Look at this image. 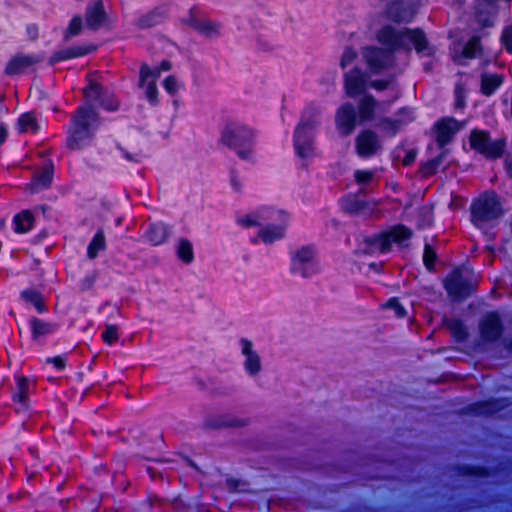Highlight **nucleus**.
I'll use <instances>...</instances> for the list:
<instances>
[{
  "label": "nucleus",
  "mask_w": 512,
  "mask_h": 512,
  "mask_svg": "<svg viewBox=\"0 0 512 512\" xmlns=\"http://www.w3.org/2000/svg\"><path fill=\"white\" fill-rule=\"evenodd\" d=\"M377 38L381 44L388 46L389 51L377 47H367L363 50L365 62L373 74H380L392 67V53L397 49L410 50L411 45L418 53L429 49L427 38L420 29L396 30L391 26H385L379 31Z\"/></svg>",
  "instance_id": "nucleus-1"
},
{
  "label": "nucleus",
  "mask_w": 512,
  "mask_h": 512,
  "mask_svg": "<svg viewBox=\"0 0 512 512\" xmlns=\"http://www.w3.org/2000/svg\"><path fill=\"white\" fill-rule=\"evenodd\" d=\"M97 120V112L92 106L78 108L73 118V130L67 141L71 150L81 149L84 142L92 137L91 126Z\"/></svg>",
  "instance_id": "nucleus-2"
},
{
  "label": "nucleus",
  "mask_w": 512,
  "mask_h": 512,
  "mask_svg": "<svg viewBox=\"0 0 512 512\" xmlns=\"http://www.w3.org/2000/svg\"><path fill=\"white\" fill-rule=\"evenodd\" d=\"M477 286L473 274L466 268H458L445 279L448 294L455 299H463L471 295Z\"/></svg>",
  "instance_id": "nucleus-3"
},
{
  "label": "nucleus",
  "mask_w": 512,
  "mask_h": 512,
  "mask_svg": "<svg viewBox=\"0 0 512 512\" xmlns=\"http://www.w3.org/2000/svg\"><path fill=\"white\" fill-rule=\"evenodd\" d=\"M472 222L479 226L495 220L502 214L500 203L494 193H486L479 197L471 207Z\"/></svg>",
  "instance_id": "nucleus-4"
},
{
  "label": "nucleus",
  "mask_w": 512,
  "mask_h": 512,
  "mask_svg": "<svg viewBox=\"0 0 512 512\" xmlns=\"http://www.w3.org/2000/svg\"><path fill=\"white\" fill-rule=\"evenodd\" d=\"M412 235L411 231L405 226L399 225L392 230L382 233L371 239H367V249L365 253H373L375 251L387 252L390 250L393 242L400 243Z\"/></svg>",
  "instance_id": "nucleus-5"
},
{
  "label": "nucleus",
  "mask_w": 512,
  "mask_h": 512,
  "mask_svg": "<svg viewBox=\"0 0 512 512\" xmlns=\"http://www.w3.org/2000/svg\"><path fill=\"white\" fill-rule=\"evenodd\" d=\"M335 124L342 136H348L354 132L357 124V113L351 103H344L337 109Z\"/></svg>",
  "instance_id": "nucleus-6"
},
{
  "label": "nucleus",
  "mask_w": 512,
  "mask_h": 512,
  "mask_svg": "<svg viewBox=\"0 0 512 512\" xmlns=\"http://www.w3.org/2000/svg\"><path fill=\"white\" fill-rule=\"evenodd\" d=\"M355 142L356 152L362 158L375 155L382 147L378 135L369 129L361 131Z\"/></svg>",
  "instance_id": "nucleus-7"
},
{
  "label": "nucleus",
  "mask_w": 512,
  "mask_h": 512,
  "mask_svg": "<svg viewBox=\"0 0 512 512\" xmlns=\"http://www.w3.org/2000/svg\"><path fill=\"white\" fill-rule=\"evenodd\" d=\"M253 137L252 131L241 125H228L222 133V142L230 147H240Z\"/></svg>",
  "instance_id": "nucleus-8"
},
{
  "label": "nucleus",
  "mask_w": 512,
  "mask_h": 512,
  "mask_svg": "<svg viewBox=\"0 0 512 512\" xmlns=\"http://www.w3.org/2000/svg\"><path fill=\"white\" fill-rule=\"evenodd\" d=\"M482 339L486 341H496L502 335L503 325L497 313L491 312L487 314L479 325Z\"/></svg>",
  "instance_id": "nucleus-9"
},
{
  "label": "nucleus",
  "mask_w": 512,
  "mask_h": 512,
  "mask_svg": "<svg viewBox=\"0 0 512 512\" xmlns=\"http://www.w3.org/2000/svg\"><path fill=\"white\" fill-rule=\"evenodd\" d=\"M40 61L41 59L35 55L17 54L7 63L5 73L9 76L22 74Z\"/></svg>",
  "instance_id": "nucleus-10"
},
{
  "label": "nucleus",
  "mask_w": 512,
  "mask_h": 512,
  "mask_svg": "<svg viewBox=\"0 0 512 512\" xmlns=\"http://www.w3.org/2000/svg\"><path fill=\"white\" fill-rule=\"evenodd\" d=\"M366 83V74L358 68H354L345 74V91L350 97L363 93L366 90Z\"/></svg>",
  "instance_id": "nucleus-11"
},
{
  "label": "nucleus",
  "mask_w": 512,
  "mask_h": 512,
  "mask_svg": "<svg viewBox=\"0 0 512 512\" xmlns=\"http://www.w3.org/2000/svg\"><path fill=\"white\" fill-rule=\"evenodd\" d=\"M95 73H91L88 75V86L83 89L84 97L89 101H100L101 104L110 110H115L118 107L117 101H111V103H107L106 100H104L103 94L104 89L103 87L96 81L94 78Z\"/></svg>",
  "instance_id": "nucleus-12"
},
{
  "label": "nucleus",
  "mask_w": 512,
  "mask_h": 512,
  "mask_svg": "<svg viewBox=\"0 0 512 512\" xmlns=\"http://www.w3.org/2000/svg\"><path fill=\"white\" fill-rule=\"evenodd\" d=\"M184 21L186 24L193 27L205 36H211L218 33V25L205 16L199 14L194 9L190 11L189 17Z\"/></svg>",
  "instance_id": "nucleus-13"
},
{
  "label": "nucleus",
  "mask_w": 512,
  "mask_h": 512,
  "mask_svg": "<svg viewBox=\"0 0 512 512\" xmlns=\"http://www.w3.org/2000/svg\"><path fill=\"white\" fill-rule=\"evenodd\" d=\"M85 19L87 27L91 30H98L106 23L108 15L101 0L87 7Z\"/></svg>",
  "instance_id": "nucleus-14"
},
{
  "label": "nucleus",
  "mask_w": 512,
  "mask_h": 512,
  "mask_svg": "<svg viewBox=\"0 0 512 512\" xmlns=\"http://www.w3.org/2000/svg\"><path fill=\"white\" fill-rule=\"evenodd\" d=\"M242 353L246 357L245 368L251 375H256L261 370V359L258 353L253 350L252 343L247 339L241 340Z\"/></svg>",
  "instance_id": "nucleus-15"
},
{
  "label": "nucleus",
  "mask_w": 512,
  "mask_h": 512,
  "mask_svg": "<svg viewBox=\"0 0 512 512\" xmlns=\"http://www.w3.org/2000/svg\"><path fill=\"white\" fill-rule=\"evenodd\" d=\"M460 128L461 125L454 118L442 119L437 124V142L444 146Z\"/></svg>",
  "instance_id": "nucleus-16"
},
{
  "label": "nucleus",
  "mask_w": 512,
  "mask_h": 512,
  "mask_svg": "<svg viewBox=\"0 0 512 512\" xmlns=\"http://www.w3.org/2000/svg\"><path fill=\"white\" fill-rule=\"evenodd\" d=\"M248 424L247 419L232 415H223L206 421V425L211 428H242Z\"/></svg>",
  "instance_id": "nucleus-17"
},
{
  "label": "nucleus",
  "mask_w": 512,
  "mask_h": 512,
  "mask_svg": "<svg viewBox=\"0 0 512 512\" xmlns=\"http://www.w3.org/2000/svg\"><path fill=\"white\" fill-rule=\"evenodd\" d=\"M295 150L299 157L306 159L314 154L315 146L314 139L308 133L295 132Z\"/></svg>",
  "instance_id": "nucleus-18"
},
{
  "label": "nucleus",
  "mask_w": 512,
  "mask_h": 512,
  "mask_svg": "<svg viewBox=\"0 0 512 512\" xmlns=\"http://www.w3.org/2000/svg\"><path fill=\"white\" fill-rule=\"evenodd\" d=\"M377 106V101L371 95H365L359 102V123L363 124L367 121L374 119V112Z\"/></svg>",
  "instance_id": "nucleus-19"
},
{
  "label": "nucleus",
  "mask_w": 512,
  "mask_h": 512,
  "mask_svg": "<svg viewBox=\"0 0 512 512\" xmlns=\"http://www.w3.org/2000/svg\"><path fill=\"white\" fill-rule=\"evenodd\" d=\"M53 177V166H45L34 175L33 181L26 187L27 191L34 193L38 186L48 187Z\"/></svg>",
  "instance_id": "nucleus-20"
},
{
  "label": "nucleus",
  "mask_w": 512,
  "mask_h": 512,
  "mask_svg": "<svg viewBox=\"0 0 512 512\" xmlns=\"http://www.w3.org/2000/svg\"><path fill=\"white\" fill-rule=\"evenodd\" d=\"M319 115L320 111L318 109H309L301 122L298 124L296 133H308V135H310L311 131L314 130L318 124Z\"/></svg>",
  "instance_id": "nucleus-21"
},
{
  "label": "nucleus",
  "mask_w": 512,
  "mask_h": 512,
  "mask_svg": "<svg viewBox=\"0 0 512 512\" xmlns=\"http://www.w3.org/2000/svg\"><path fill=\"white\" fill-rule=\"evenodd\" d=\"M403 2L392 4L388 9L389 17L394 21H409L415 14L414 8H405Z\"/></svg>",
  "instance_id": "nucleus-22"
},
{
  "label": "nucleus",
  "mask_w": 512,
  "mask_h": 512,
  "mask_svg": "<svg viewBox=\"0 0 512 512\" xmlns=\"http://www.w3.org/2000/svg\"><path fill=\"white\" fill-rule=\"evenodd\" d=\"M503 78L498 74L483 73L481 76V92L490 96L502 84Z\"/></svg>",
  "instance_id": "nucleus-23"
},
{
  "label": "nucleus",
  "mask_w": 512,
  "mask_h": 512,
  "mask_svg": "<svg viewBox=\"0 0 512 512\" xmlns=\"http://www.w3.org/2000/svg\"><path fill=\"white\" fill-rule=\"evenodd\" d=\"M14 223L17 233H26L31 230L34 225V216L29 210H25L15 216Z\"/></svg>",
  "instance_id": "nucleus-24"
},
{
  "label": "nucleus",
  "mask_w": 512,
  "mask_h": 512,
  "mask_svg": "<svg viewBox=\"0 0 512 512\" xmlns=\"http://www.w3.org/2000/svg\"><path fill=\"white\" fill-rule=\"evenodd\" d=\"M494 0H481L477 12V19L483 26H491V15L494 13L492 2Z\"/></svg>",
  "instance_id": "nucleus-25"
},
{
  "label": "nucleus",
  "mask_w": 512,
  "mask_h": 512,
  "mask_svg": "<svg viewBox=\"0 0 512 512\" xmlns=\"http://www.w3.org/2000/svg\"><path fill=\"white\" fill-rule=\"evenodd\" d=\"M21 296L27 303L32 304L39 313L46 311V305L40 292L29 289L23 291Z\"/></svg>",
  "instance_id": "nucleus-26"
},
{
  "label": "nucleus",
  "mask_w": 512,
  "mask_h": 512,
  "mask_svg": "<svg viewBox=\"0 0 512 512\" xmlns=\"http://www.w3.org/2000/svg\"><path fill=\"white\" fill-rule=\"evenodd\" d=\"M368 207V202L358 199L357 196L347 197L343 202V209L350 214H360Z\"/></svg>",
  "instance_id": "nucleus-27"
},
{
  "label": "nucleus",
  "mask_w": 512,
  "mask_h": 512,
  "mask_svg": "<svg viewBox=\"0 0 512 512\" xmlns=\"http://www.w3.org/2000/svg\"><path fill=\"white\" fill-rule=\"evenodd\" d=\"M284 229L279 226H268L260 230L258 236L264 243H272L277 239L282 238Z\"/></svg>",
  "instance_id": "nucleus-28"
},
{
  "label": "nucleus",
  "mask_w": 512,
  "mask_h": 512,
  "mask_svg": "<svg viewBox=\"0 0 512 512\" xmlns=\"http://www.w3.org/2000/svg\"><path fill=\"white\" fill-rule=\"evenodd\" d=\"M106 248V240L103 231H99L88 246L89 259H95L99 251Z\"/></svg>",
  "instance_id": "nucleus-29"
},
{
  "label": "nucleus",
  "mask_w": 512,
  "mask_h": 512,
  "mask_svg": "<svg viewBox=\"0 0 512 512\" xmlns=\"http://www.w3.org/2000/svg\"><path fill=\"white\" fill-rule=\"evenodd\" d=\"M167 237V231L165 225L161 223L151 225L148 231V239L155 245L161 244Z\"/></svg>",
  "instance_id": "nucleus-30"
},
{
  "label": "nucleus",
  "mask_w": 512,
  "mask_h": 512,
  "mask_svg": "<svg viewBox=\"0 0 512 512\" xmlns=\"http://www.w3.org/2000/svg\"><path fill=\"white\" fill-rule=\"evenodd\" d=\"M161 71L159 68L151 69L146 63H142L139 71V83L140 88H144L145 84L149 79L155 80L160 76Z\"/></svg>",
  "instance_id": "nucleus-31"
},
{
  "label": "nucleus",
  "mask_w": 512,
  "mask_h": 512,
  "mask_svg": "<svg viewBox=\"0 0 512 512\" xmlns=\"http://www.w3.org/2000/svg\"><path fill=\"white\" fill-rule=\"evenodd\" d=\"M505 147L504 140L489 141L482 154L488 158H498L502 155Z\"/></svg>",
  "instance_id": "nucleus-32"
},
{
  "label": "nucleus",
  "mask_w": 512,
  "mask_h": 512,
  "mask_svg": "<svg viewBox=\"0 0 512 512\" xmlns=\"http://www.w3.org/2000/svg\"><path fill=\"white\" fill-rule=\"evenodd\" d=\"M489 141V135L486 132L474 131L470 137L472 148L479 151L480 153L483 152Z\"/></svg>",
  "instance_id": "nucleus-33"
},
{
  "label": "nucleus",
  "mask_w": 512,
  "mask_h": 512,
  "mask_svg": "<svg viewBox=\"0 0 512 512\" xmlns=\"http://www.w3.org/2000/svg\"><path fill=\"white\" fill-rule=\"evenodd\" d=\"M33 337L36 339L40 336L49 334L53 331V326L50 323L44 322L40 319L33 318L31 321Z\"/></svg>",
  "instance_id": "nucleus-34"
},
{
  "label": "nucleus",
  "mask_w": 512,
  "mask_h": 512,
  "mask_svg": "<svg viewBox=\"0 0 512 512\" xmlns=\"http://www.w3.org/2000/svg\"><path fill=\"white\" fill-rule=\"evenodd\" d=\"M481 52L480 38L478 36L472 37L463 49V56L466 58H475Z\"/></svg>",
  "instance_id": "nucleus-35"
},
{
  "label": "nucleus",
  "mask_w": 512,
  "mask_h": 512,
  "mask_svg": "<svg viewBox=\"0 0 512 512\" xmlns=\"http://www.w3.org/2000/svg\"><path fill=\"white\" fill-rule=\"evenodd\" d=\"M163 16V13L159 9H154L150 13L142 16L139 19V26L142 28H148L151 27L157 23L160 22L161 18Z\"/></svg>",
  "instance_id": "nucleus-36"
},
{
  "label": "nucleus",
  "mask_w": 512,
  "mask_h": 512,
  "mask_svg": "<svg viewBox=\"0 0 512 512\" xmlns=\"http://www.w3.org/2000/svg\"><path fill=\"white\" fill-rule=\"evenodd\" d=\"M447 327L457 340H464L467 337V331L461 321L457 319L449 320Z\"/></svg>",
  "instance_id": "nucleus-37"
},
{
  "label": "nucleus",
  "mask_w": 512,
  "mask_h": 512,
  "mask_svg": "<svg viewBox=\"0 0 512 512\" xmlns=\"http://www.w3.org/2000/svg\"><path fill=\"white\" fill-rule=\"evenodd\" d=\"M90 51L91 50H86V49L80 48V47L79 48H69L65 51L55 54L52 60L59 61V60H64V59H68V58L79 57V56H83V55L89 53Z\"/></svg>",
  "instance_id": "nucleus-38"
},
{
  "label": "nucleus",
  "mask_w": 512,
  "mask_h": 512,
  "mask_svg": "<svg viewBox=\"0 0 512 512\" xmlns=\"http://www.w3.org/2000/svg\"><path fill=\"white\" fill-rule=\"evenodd\" d=\"M443 157H444V154L428 161L427 163H425L423 166H422V169H421V172L423 174V176L425 177H429L433 174L436 173L438 167L442 164L443 162Z\"/></svg>",
  "instance_id": "nucleus-39"
},
{
  "label": "nucleus",
  "mask_w": 512,
  "mask_h": 512,
  "mask_svg": "<svg viewBox=\"0 0 512 512\" xmlns=\"http://www.w3.org/2000/svg\"><path fill=\"white\" fill-rule=\"evenodd\" d=\"M501 408H502V406L500 405L499 401H489V402H483V403L476 404L474 411L477 414H486V413H494Z\"/></svg>",
  "instance_id": "nucleus-40"
},
{
  "label": "nucleus",
  "mask_w": 512,
  "mask_h": 512,
  "mask_svg": "<svg viewBox=\"0 0 512 512\" xmlns=\"http://www.w3.org/2000/svg\"><path fill=\"white\" fill-rule=\"evenodd\" d=\"M178 256L184 262L189 263L193 260L192 245L187 240H182L178 248Z\"/></svg>",
  "instance_id": "nucleus-41"
},
{
  "label": "nucleus",
  "mask_w": 512,
  "mask_h": 512,
  "mask_svg": "<svg viewBox=\"0 0 512 512\" xmlns=\"http://www.w3.org/2000/svg\"><path fill=\"white\" fill-rule=\"evenodd\" d=\"M378 126L388 134L395 135L401 126V122L399 120L383 118L379 122Z\"/></svg>",
  "instance_id": "nucleus-42"
},
{
  "label": "nucleus",
  "mask_w": 512,
  "mask_h": 512,
  "mask_svg": "<svg viewBox=\"0 0 512 512\" xmlns=\"http://www.w3.org/2000/svg\"><path fill=\"white\" fill-rule=\"evenodd\" d=\"M314 258V250L311 247H303L294 255L295 263H310Z\"/></svg>",
  "instance_id": "nucleus-43"
},
{
  "label": "nucleus",
  "mask_w": 512,
  "mask_h": 512,
  "mask_svg": "<svg viewBox=\"0 0 512 512\" xmlns=\"http://www.w3.org/2000/svg\"><path fill=\"white\" fill-rule=\"evenodd\" d=\"M19 126L22 132H26L28 129L36 130L37 122L36 118L32 113H25L19 119Z\"/></svg>",
  "instance_id": "nucleus-44"
},
{
  "label": "nucleus",
  "mask_w": 512,
  "mask_h": 512,
  "mask_svg": "<svg viewBox=\"0 0 512 512\" xmlns=\"http://www.w3.org/2000/svg\"><path fill=\"white\" fill-rule=\"evenodd\" d=\"M145 95L151 104L158 102V88L155 80L147 81L145 84Z\"/></svg>",
  "instance_id": "nucleus-45"
},
{
  "label": "nucleus",
  "mask_w": 512,
  "mask_h": 512,
  "mask_svg": "<svg viewBox=\"0 0 512 512\" xmlns=\"http://www.w3.org/2000/svg\"><path fill=\"white\" fill-rule=\"evenodd\" d=\"M82 25V18L80 16H75L67 29L65 38L69 39L71 36L78 35L82 31Z\"/></svg>",
  "instance_id": "nucleus-46"
},
{
  "label": "nucleus",
  "mask_w": 512,
  "mask_h": 512,
  "mask_svg": "<svg viewBox=\"0 0 512 512\" xmlns=\"http://www.w3.org/2000/svg\"><path fill=\"white\" fill-rule=\"evenodd\" d=\"M18 394L16 395V399L25 403L28 399V379L26 377H20L18 379Z\"/></svg>",
  "instance_id": "nucleus-47"
},
{
  "label": "nucleus",
  "mask_w": 512,
  "mask_h": 512,
  "mask_svg": "<svg viewBox=\"0 0 512 512\" xmlns=\"http://www.w3.org/2000/svg\"><path fill=\"white\" fill-rule=\"evenodd\" d=\"M103 341L107 344H113L118 341V329L114 325H107L102 334Z\"/></svg>",
  "instance_id": "nucleus-48"
},
{
  "label": "nucleus",
  "mask_w": 512,
  "mask_h": 512,
  "mask_svg": "<svg viewBox=\"0 0 512 512\" xmlns=\"http://www.w3.org/2000/svg\"><path fill=\"white\" fill-rule=\"evenodd\" d=\"M436 260V253L430 245H426L424 249L423 261L428 269H430Z\"/></svg>",
  "instance_id": "nucleus-49"
},
{
  "label": "nucleus",
  "mask_w": 512,
  "mask_h": 512,
  "mask_svg": "<svg viewBox=\"0 0 512 512\" xmlns=\"http://www.w3.org/2000/svg\"><path fill=\"white\" fill-rule=\"evenodd\" d=\"M356 56L357 53L352 48H346L340 60L341 67L343 69L346 68L349 64L353 62Z\"/></svg>",
  "instance_id": "nucleus-50"
},
{
  "label": "nucleus",
  "mask_w": 512,
  "mask_h": 512,
  "mask_svg": "<svg viewBox=\"0 0 512 512\" xmlns=\"http://www.w3.org/2000/svg\"><path fill=\"white\" fill-rule=\"evenodd\" d=\"M501 41H502L505 49L508 52L512 53V27L511 26H508L504 29L502 36H501Z\"/></svg>",
  "instance_id": "nucleus-51"
},
{
  "label": "nucleus",
  "mask_w": 512,
  "mask_h": 512,
  "mask_svg": "<svg viewBox=\"0 0 512 512\" xmlns=\"http://www.w3.org/2000/svg\"><path fill=\"white\" fill-rule=\"evenodd\" d=\"M385 307L394 310L396 315L400 318L404 317L406 315L405 309L403 308V306L399 303V301L396 298L390 299L386 303Z\"/></svg>",
  "instance_id": "nucleus-52"
},
{
  "label": "nucleus",
  "mask_w": 512,
  "mask_h": 512,
  "mask_svg": "<svg viewBox=\"0 0 512 512\" xmlns=\"http://www.w3.org/2000/svg\"><path fill=\"white\" fill-rule=\"evenodd\" d=\"M164 87L169 94L175 95L178 91V82L176 77L173 75L168 76L164 80Z\"/></svg>",
  "instance_id": "nucleus-53"
},
{
  "label": "nucleus",
  "mask_w": 512,
  "mask_h": 512,
  "mask_svg": "<svg viewBox=\"0 0 512 512\" xmlns=\"http://www.w3.org/2000/svg\"><path fill=\"white\" fill-rule=\"evenodd\" d=\"M226 485L229 491L231 492H243L245 491V483L235 480V479H228L226 481Z\"/></svg>",
  "instance_id": "nucleus-54"
},
{
  "label": "nucleus",
  "mask_w": 512,
  "mask_h": 512,
  "mask_svg": "<svg viewBox=\"0 0 512 512\" xmlns=\"http://www.w3.org/2000/svg\"><path fill=\"white\" fill-rule=\"evenodd\" d=\"M372 177H373V174L371 172H368V171H357L355 173L356 181L359 184H363V183L369 182L372 179Z\"/></svg>",
  "instance_id": "nucleus-55"
},
{
  "label": "nucleus",
  "mask_w": 512,
  "mask_h": 512,
  "mask_svg": "<svg viewBox=\"0 0 512 512\" xmlns=\"http://www.w3.org/2000/svg\"><path fill=\"white\" fill-rule=\"evenodd\" d=\"M391 80H375L371 82V86L377 90H385L391 84Z\"/></svg>",
  "instance_id": "nucleus-56"
},
{
  "label": "nucleus",
  "mask_w": 512,
  "mask_h": 512,
  "mask_svg": "<svg viewBox=\"0 0 512 512\" xmlns=\"http://www.w3.org/2000/svg\"><path fill=\"white\" fill-rule=\"evenodd\" d=\"M47 362L48 363H53L54 366L56 368H58V369H64L65 368V360L61 356H56V357H53V358H48Z\"/></svg>",
  "instance_id": "nucleus-57"
},
{
  "label": "nucleus",
  "mask_w": 512,
  "mask_h": 512,
  "mask_svg": "<svg viewBox=\"0 0 512 512\" xmlns=\"http://www.w3.org/2000/svg\"><path fill=\"white\" fill-rule=\"evenodd\" d=\"M415 158H416V153L414 151H409L403 159V165L404 166L411 165L415 161Z\"/></svg>",
  "instance_id": "nucleus-58"
},
{
  "label": "nucleus",
  "mask_w": 512,
  "mask_h": 512,
  "mask_svg": "<svg viewBox=\"0 0 512 512\" xmlns=\"http://www.w3.org/2000/svg\"><path fill=\"white\" fill-rule=\"evenodd\" d=\"M239 223L244 225V226H246V227L257 225V222L251 216H249V215L241 218L239 220Z\"/></svg>",
  "instance_id": "nucleus-59"
},
{
  "label": "nucleus",
  "mask_w": 512,
  "mask_h": 512,
  "mask_svg": "<svg viewBox=\"0 0 512 512\" xmlns=\"http://www.w3.org/2000/svg\"><path fill=\"white\" fill-rule=\"evenodd\" d=\"M27 32H28L29 37H30L31 40L36 39L37 36H38V29H37L36 26H29L27 28Z\"/></svg>",
  "instance_id": "nucleus-60"
},
{
  "label": "nucleus",
  "mask_w": 512,
  "mask_h": 512,
  "mask_svg": "<svg viewBox=\"0 0 512 512\" xmlns=\"http://www.w3.org/2000/svg\"><path fill=\"white\" fill-rule=\"evenodd\" d=\"M171 68H172V64L167 60L162 61L159 66L160 71H169Z\"/></svg>",
  "instance_id": "nucleus-61"
},
{
  "label": "nucleus",
  "mask_w": 512,
  "mask_h": 512,
  "mask_svg": "<svg viewBox=\"0 0 512 512\" xmlns=\"http://www.w3.org/2000/svg\"><path fill=\"white\" fill-rule=\"evenodd\" d=\"M7 137V131L4 127L0 126V145L3 144Z\"/></svg>",
  "instance_id": "nucleus-62"
},
{
  "label": "nucleus",
  "mask_w": 512,
  "mask_h": 512,
  "mask_svg": "<svg viewBox=\"0 0 512 512\" xmlns=\"http://www.w3.org/2000/svg\"><path fill=\"white\" fill-rule=\"evenodd\" d=\"M506 169H507V172L509 173L510 177L512 178V158L506 159Z\"/></svg>",
  "instance_id": "nucleus-63"
},
{
  "label": "nucleus",
  "mask_w": 512,
  "mask_h": 512,
  "mask_svg": "<svg viewBox=\"0 0 512 512\" xmlns=\"http://www.w3.org/2000/svg\"><path fill=\"white\" fill-rule=\"evenodd\" d=\"M463 105H464V101L462 98L459 97L456 102V107L460 108V107H463Z\"/></svg>",
  "instance_id": "nucleus-64"
}]
</instances>
